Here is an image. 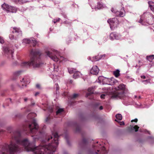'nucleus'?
<instances>
[{"mask_svg":"<svg viewBox=\"0 0 154 154\" xmlns=\"http://www.w3.org/2000/svg\"><path fill=\"white\" fill-rule=\"evenodd\" d=\"M35 104V103H34V102H31V105L32 106H33V105H34Z\"/></svg>","mask_w":154,"mask_h":154,"instance_id":"nucleus-49","label":"nucleus"},{"mask_svg":"<svg viewBox=\"0 0 154 154\" xmlns=\"http://www.w3.org/2000/svg\"><path fill=\"white\" fill-rule=\"evenodd\" d=\"M68 71L70 74H72L73 73H74L76 71V70L72 68H69Z\"/></svg>","mask_w":154,"mask_h":154,"instance_id":"nucleus-30","label":"nucleus"},{"mask_svg":"<svg viewBox=\"0 0 154 154\" xmlns=\"http://www.w3.org/2000/svg\"><path fill=\"white\" fill-rule=\"evenodd\" d=\"M111 11L112 12L115 13V15L116 16L123 17L125 15V14L123 9H122L121 11H116L113 8H112L111 9Z\"/></svg>","mask_w":154,"mask_h":154,"instance_id":"nucleus-12","label":"nucleus"},{"mask_svg":"<svg viewBox=\"0 0 154 154\" xmlns=\"http://www.w3.org/2000/svg\"><path fill=\"white\" fill-rule=\"evenodd\" d=\"M146 59L150 62H152L153 60H154V55H152L149 56H147Z\"/></svg>","mask_w":154,"mask_h":154,"instance_id":"nucleus-24","label":"nucleus"},{"mask_svg":"<svg viewBox=\"0 0 154 154\" xmlns=\"http://www.w3.org/2000/svg\"><path fill=\"white\" fill-rule=\"evenodd\" d=\"M101 152H100V154H106L107 153L106 150L105 149V148L103 146L101 148Z\"/></svg>","mask_w":154,"mask_h":154,"instance_id":"nucleus-31","label":"nucleus"},{"mask_svg":"<svg viewBox=\"0 0 154 154\" xmlns=\"http://www.w3.org/2000/svg\"><path fill=\"white\" fill-rule=\"evenodd\" d=\"M109 85H113L117 83L118 81L113 78H111V79H108Z\"/></svg>","mask_w":154,"mask_h":154,"instance_id":"nucleus-17","label":"nucleus"},{"mask_svg":"<svg viewBox=\"0 0 154 154\" xmlns=\"http://www.w3.org/2000/svg\"><path fill=\"white\" fill-rule=\"evenodd\" d=\"M99 71V69L98 67L96 66H95L92 67L90 69V72L93 75H97L98 74Z\"/></svg>","mask_w":154,"mask_h":154,"instance_id":"nucleus-14","label":"nucleus"},{"mask_svg":"<svg viewBox=\"0 0 154 154\" xmlns=\"http://www.w3.org/2000/svg\"><path fill=\"white\" fill-rule=\"evenodd\" d=\"M49 111L50 112H53V109H49Z\"/></svg>","mask_w":154,"mask_h":154,"instance_id":"nucleus-52","label":"nucleus"},{"mask_svg":"<svg viewBox=\"0 0 154 154\" xmlns=\"http://www.w3.org/2000/svg\"><path fill=\"white\" fill-rule=\"evenodd\" d=\"M141 78H142V79H146V76L144 75H143V76H141Z\"/></svg>","mask_w":154,"mask_h":154,"instance_id":"nucleus-47","label":"nucleus"},{"mask_svg":"<svg viewBox=\"0 0 154 154\" xmlns=\"http://www.w3.org/2000/svg\"><path fill=\"white\" fill-rule=\"evenodd\" d=\"M94 88L93 87L89 88L88 90L89 93L86 94V96L87 97L89 95H90L91 94H93L94 93Z\"/></svg>","mask_w":154,"mask_h":154,"instance_id":"nucleus-18","label":"nucleus"},{"mask_svg":"<svg viewBox=\"0 0 154 154\" xmlns=\"http://www.w3.org/2000/svg\"><path fill=\"white\" fill-rule=\"evenodd\" d=\"M148 4L150 9L154 12V2L152 1H149Z\"/></svg>","mask_w":154,"mask_h":154,"instance_id":"nucleus-21","label":"nucleus"},{"mask_svg":"<svg viewBox=\"0 0 154 154\" xmlns=\"http://www.w3.org/2000/svg\"><path fill=\"white\" fill-rule=\"evenodd\" d=\"M69 83H72V80H70L69 81Z\"/></svg>","mask_w":154,"mask_h":154,"instance_id":"nucleus-53","label":"nucleus"},{"mask_svg":"<svg viewBox=\"0 0 154 154\" xmlns=\"http://www.w3.org/2000/svg\"><path fill=\"white\" fill-rule=\"evenodd\" d=\"M145 131L146 133H148L149 134H150L149 132L148 131L146 130Z\"/></svg>","mask_w":154,"mask_h":154,"instance_id":"nucleus-46","label":"nucleus"},{"mask_svg":"<svg viewBox=\"0 0 154 154\" xmlns=\"http://www.w3.org/2000/svg\"><path fill=\"white\" fill-rule=\"evenodd\" d=\"M134 97L135 98H136L137 97V96L136 95L134 96Z\"/></svg>","mask_w":154,"mask_h":154,"instance_id":"nucleus-56","label":"nucleus"},{"mask_svg":"<svg viewBox=\"0 0 154 154\" xmlns=\"http://www.w3.org/2000/svg\"><path fill=\"white\" fill-rule=\"evenodd\" d=\"M106 55L105 54L98 55V57H99L100 60L104 58Z\"/></svg>","mask_w":154,"mask_h":154,"instance_id":"nucleus-35","label":"nucleus"},{"mask_svg":"<svg viewBox=\"0 0 154 154\" xmlns=\"http://www.w3.org/2000/svg\"><path fill=\"white\" fill-rule=\"evenodd\" d=\"M20 81L23 86H26V84L29 83V79L26 77L22 78Z\"/></svg>","mask_w":154,"mask_h":154,"instance_id":"nucleus-15","label":"nucleus"},{"mask_svg":"<svg viewBox=\"0 0 154 154\" xmlns=\"http://www.w3.org/2000/svg\"><path fill=\"white\" fill-rule=\"evenodd\" d=\"M50 119V118L49 117H47L45 120V122H48L49 121V120Z\"/></svg>","mask_w":154,"mask_h":154,"instance_id":"nucleus-40","label":"nucleus"},{"mask_svg":"<svg viewBox=\"0 0 154 154\" xmlns=\"http://www.w3.org/2000/svg\"><path fill=\"white\" fill-rule=\"evenodd\" d=\"M4 42V41L2 37L0 36V43L3 44Z\"/></svg>","mask_w":154,"mask_h":154,"instance_id":"nucleus-38","label":"nucleus"},{"mask_svg":"<svg viewBox=\"0 0 154 154\" xmlns=\"http://www.w3.org/2000/svg\"><path fill=\"white\" fill-rule=\"evenodd\" d=\"M109 38L111 41L114 40L121 41L125 39V37L123 36L120 33L115 32L111 33L110 34Z\"/></svg>","mask_w":154,"mask_h":154,"instance_id":"nucleus-9","label":"nucleus"},{"mask_svg":"<svg viewBox=\"0 0 154 154\" xmlns=\"http://www.w3.org/2000/svg\"><path fill=\"white\" fill-rule=\"evenodd\" d=\"M142 82H144V84H146L150 82L149 80H146L142 81Z\"/></svg>","mask_w":154,"mask_h":154,"instance_id":"nucleus-39","label":"nucleus"},{"mask_svg":"<svg viewBox=\"0 0 154 154\" xmlns=\"http://www.w3.org/2000/svg\"><path fill=\"white\" fill-rule=\"evenodd\" d=\"M64 154H68L66 152H65L64 153Z\"/></svg>","mask_w":154,"mask_h":154,"instance_id":"nucleus-57","label":"nucleus"},{"mask_svg":"<svg viewBox=\"0 0 154 154\" xmlns=\"http://www.w3.org/2000/svg\"><path fill=\"white\" fill-rule=\"evenodd\" d=\"M154 22V17L151 13L149 12L144 13L141 15L139 22L143 25H146L147 24H152Z\"/></svg>","mask_w":154,"mask_h":154,"instance_id":"nucleus-4","label":"nucleus"},{"mask_svg":"<svg viewBox=\"0 0 154 154\" xmlns=\"http://www.w3.org/2000/svg\"><path fill=\"white\" fill-rule=\"evenodd\" d=\"M57 74H56L54 75L53 74L52 76L53 77H51V78H52V79L55 81H57V80H58L59 77L57 76Z\"/></svg>","mask_w":154,"mask_h":154,"instance_id":"nucleus-29","label":"nucleus"},{"mask_svg":"<svg viewBox=\"0 0 154 154\" xmlns=\"http://www.w3.org/2000/svg\"><path fill=\"white\" fill-rule=\"evenodd\" d=\"M125 88V85L121 84L118 86L117 88H115V91L112 93L111 97L114 99H121L125 96L124 91Z\"/></svg>","mask_w":154,"mask_h":154,"instance_id":"nucleus-5","label":"nucleus"},{"mask_svg":"<svg viewBox=\"0 0 154 154\" xmlns=\"http://www.w3.org/2000/svg\"><path fill=\"white\" fill-rule=\"evenodd\" d=\"M137 119H134L132 120L131 121V122H137Z\"/></svg>","mask_w":154,"mask_h":154,"instance_id":"nucleus-44","label":"nucleus"},{"mask_svg":"<svg viewBox=\"0 0 154 154\" xmlns=\"http://www.w3.org/2000/svg\"><path fill=\"white\" fill-rule=\"evenodd\" d=\"M22 71L21 70H19L14 72V76H17L20 75L21 74Z\"/></svg>","mask_w":154,"mask_h":154,"instance_id":"nucleus-28","label":"nucleus"},{"mask_svg":"<svg viewBox=\"0 0 154 154\" xmlns=\"http://www.w3.org/2000/svg\"><path fill=\"white\" fill-rule=\"evenodd\" d=\"M99 151H100V150H97V151H98V152H99Z\"/></svg>","mask_w":154,"mask_h":154,"instance_id":"nucleus-62","label":"nucleus"},{"mask_svg":"<svg viewBox=\"0 0 154 154\" xmlns=\"http://www.w3.org/2000/svg\"><path fill=\"white\" fill-rule=\"evenodd\" d=\"M1 132V131L0 130V132Z\"/></svg>","mask_w":154,"mask_h":154,"instance_id":"nucleus-64","label":"nucleus"},{"mask_svg":"<svg viewBox=\"0 0 154 154\" xmlns=\"http://www.w3.org/2000/svg\"><path fill=\"white\" fill-rule=\"evenodd\" d=\"M55 85V86H56V90L57 91H58V90H59V87L58 86V84L57 83H56Z\"/></svg>","mask_w":154,"mask_h":154,"instance_id":"nucleus-42","label":"nucleus"},{"mask_svg":"<svg viewBox=\"0 0 154 154\" xmlns=\"http://www.w3.org/2000/svg\"><path fill=\"white\" fill-rule=\"evenodd\" d=\"M78 94H75L72 96L71 97L72 99H74L77 97L78 96Z\"/></svg>","mask_w":154,"mask_h":154,"instance_id":"nucleus-37","label":"nucleus"},{"mask_svg":"<svg viewBox=\"0 0 154 154\" xmlns=\"http://www.w3.org/2000/svg\"><path fill=\"white\" fill-rule=\"evenodd\" d=\"M11 30L14 34H10L9 35V38L10 39L13 40L17 38L16 35L21 36L22 35L21 31L19 28L16 27L11 28Z\"/></svg>","mask_w":154,"mask_h":154,"instance_id":"nucleus-8","label":"nucleus"},{"mask_svg":"<svg viewBox=\"0 0 154 154\" xmlns=\"http://www.w3.org/2000/svg\"><path fill=\"white\" fill-rule=\"evenodd\" d=\"M96 154H98V153L97 152H96Z\"/></svg>","mask_w":154,"mask_h":154,"instance_id":"nucleus-61","label":"nucleus"},{"mask_svg":"<svg viewBox=\"0 0 154 154\" xmlns=\"http://www.w3.org/2000/svg\"><path fill=\"white\" fill-rule=\"evenodd\" d=\"M63 109L62 108H59L56 112V115L57 116L59 117L62 116L64 113Z\"/></svg>","mask_w":154,"mask_h":154,"instance_id":"nucleus-16","label":"nucleus"},{"mask_svg":"<svg viewBox=\"0 0 154 154\" xmlns=\"http://www.w3.org/2000/svg\"><path fill=\"white\" fill-rule=\"evenodd\" d=\"M2 8L7 13H15L17 10V8L15 7L11 6L5 3L2 5Z\"/></svg>","mask_w":154,"mask_h":154,"instance_id":"nucleus-7","label":"nucleus"},{"mask_svg":"<svg viewBox=\"0 0 154 154\" xmlns=\"http://www.w3.org/2000/svg\"><path fill=\"white\" fill-rule=\"evenodd\" d=\"M11 1L16 4H22L26 2L24 0H11Z\"/></svg>","mask_w":154,"mask_h":154,"instance_id":"nucleus-22","label":"nucleus"},{"mask_svg":"<svg viewBox=\"0 0 154 154\" xmlns=\"http://www.w3.org/2000/svg\"><path fill=\"white\" fill-rule=\"evenodd\" d=\"M30 55L31 56L29 61H24L20 59L19 57H17V60L13 63L12 66H20L23 68H27L31 65L33 68L40 67L41 63L40 62V53L39 51L37 50L32 49L30 51Z\"/></svg>","mask_w":154,"mask_h":154,"instance_id":"nucleus-2","label":"nucleus"},{"mask_svg":"<svg viewBox=\"0 0 154 154\" xmlns=\"http://www.w3.org/2000/svg\"><path fill=\"white\" fill-rule=\"evenodd\" d=\"M81 75L80 72L76 71L74 74L73 78L75 79L79 78Z\"/></svg>","mask_w":154,"mask_h":154,"instance_id":"nucleus-23","label":"nucleus"},{"mask_svg":"<svg viewBox=\"0 0 154 154\" xmlns=\"http://www.w3.org/2000/svg\"><path fill=\"white\" fill-rule=\"evenodd\" d=\"M139 99H140V96H139Z\"/></svg>","mask_w":154,"mask_h":154,"instance_id":"nucleus-59","label":"nucleus"},{"mask_svg":"<svg viewBox=\"0 0 154 154\" xmlns=\"http://www.w3.org/2000/svg\"><path fill=\"white\" fill-rule=\"evenodd\" d=\"M65 23H66V21H65Z\"/></svg>","mask_w":154,"mask_h":154,"instance_id":"nucleus-63","label":"nucleus"},{"mask_svg":"<svg viewBox=\"0 0 154 154\" xmlns=\"http://www.w3.org/2000/svg\"><path fill=\"white\" fill-rule=\"evenodd\" d=\"M53 136H51L48 139V141L52 139V142L48 145L39 146L34 147L33 143L29 142L26 139H23L21 137L20 133L18 131L14 132L12 136V140L9 145L5 144L2 147L1 154H14L20 151L19 146L18 145L23 146L26 151H32L34 154H44V152L47 154H52L55 151L58 144L59 136L56 132H52Z\"/></svg>","mask_w":154,"mask_h":154,"instance_id":"nucleus-1","label":"nucleus"},{"mask_svg":"<svg viewBox=\"0 0 154 154\" xmlns=\"http://www.w3.org/2000/svg\"><path fill=\"white\" fill-rule=\"evenodd\" d=\"M88 59V60H91L92 62L97 61L100 60L99 57H98V55L93 57L92 58L89 57Z\"/></svg>","mask_w":154,"mask_h":154,"instance_id":"nucleus-19","label":"nucleus"},{"mask_svg":"<svg viewBox=\"0 0 154 154\" xmlns=\"http://www.w3.org/2000/svg\"><path fill=\"white\" fill-rule=\"evenodd\" d=\"M103 5L101 2H99L97 3V6L95 7V10H97L98 9H100L103 8L104 7Z\"/></svg>","mask_w":154,"mask_h":154,"instance_id":"nucleus-20","label":"nucleus"},{"mask_svg":"<svg viewBox=\"0 0 154 154\" xmlns=\"http://www.w3.org/2000/svg\"><path fill=\"white\" fill-rule=\"evenodd\" d=\"M54 69L55 72H58L60 71V67L54 64Z\"/></svg>","mask_w":154,"mask_h":154,"instance_id":"nucleus-26","label":"nucleus"},{"mask_svg":"<svg viewBox=\"0 0 154 154\" xmlns=\"http://www.w3.org/2000/svg\"><path fill=\"white\" fill-rule=\"evenodd\" d=\"M103 109V107L102 106H100L99 108V109L100 110H102Z\"/></svg>","mask_w":154,"mask_h":154,"instance_id":"nucleus-48","label":"nucleus"},{"mask_svg":"<svg viewBox=\"0 0 154 154\" xmlns=\"http://www.w3.org/2000/svg\"><path fill=\"white\" fill-rule=\"evenodd\" d=\"M113 74L116 77H118L120 75V71L119 69H116L113 72Z\"/></svg>","mask_w":154,"mask_h":154,"instance_id":"nucleus-27","label":"nucleus"},{"mask_svg":"<svg viewBox=\"0 0 154 154\" xmlns=\"http://www.w3.org/2000/svg\"><path fill=\"white\" fill-rule=\"evenodd\" d=\"M104 88L105 89H106H106H107V90H108V88Z\"/></svg>","mask_w":154,"mask_h":154,"instance_id":"nucleus-55","label":"nucleus"},{"mask_svg":"<svg viewBox=\"0 0 154 154\" xmlns=\"http://www.w3.org/2000/svg\"><path fill=\"white\" fill-rule=\"evenodd\" d=\"M22 43L24 44L31 43L32 44L33 46H34L36 44V42L35 39L33 38H31L23 39L22 40Z\"/></svg>","mask_w":154,"mask_h":154,"instance_id":"nucleus-11","label":"nucleus"},{"mask_svg":"<svg viewBox=\"0 0 154 154\" xmlns=\"http://www.w3.org/2000/svg\"><path fill=\"white\" fill-rule=\"evenodd\" d=\"M120 125H124V122H121L120 123Z\"/></svg>","mask_w":154,"mask_h":154,"instance_id":"nucleus-51","label":"nucleus"},{"mask_svg":"<svg viewBox=\"0 0 154 154\" xmlns=\"http://www.w3.org/2000/svg\"><path fill=\"white\" fill-rule=\"evenodd\" d=\"M139 128V127H138L137 125H135L134 126L132 127L131 129L134 130L135 132H137L138 131V129Z\"/></svg>","mask_w":154,"mask_h":154,"instance_id":"nucleus-33","label":"nucleus"},{"mask_svg":"<svg viewBox=\"0 0 154 154\" xmlns=\"http://www.w3.org/2000/svg\"><path fill=\"white\" fill-rule=\"evenodd\" d=\"M107 22L109 23L110 28L112 30H114L117 27L119 22L116 18H114L108 20Z\"/></svg>","mask_w":154,"mask_h":154,"instance_id":"nucleus-10","label":"nucleus"},{"mask_svg":"<svg viewBox=\"0 0 154 154\" xmlns=\"http://www.w3.org/2000/svg\"><path fill=\"white\" fill-rule=\"evenodd\" d=\"M66 16L65 15V16H64V17H65V18H66Z\"/></svg>","mask_w":154,"mask_h":154,"instance_id":"nucleus-58","label":"nucleus"},{"mask_svg":"<svg viewBox=\"0 0 154 154\" xmlns=\"http://www.w3.org/2000/svg\"><path fill=\"white\" fill-rule=\"evenodd\" d=\"M39 94V92H36L35 94V96H37V95H38Z\"/></svg>","mask_w":154,"mask_h":154,"instance_id":"nucleus-45","label":"nucleus"},{"mask_svg":"<svg viewBox=\"0 0 154 154\" xmlns=\"http://www.w3.org/2000/svg\"><path fill=\"white\" fill-rule=\"evenodd\" d=\"M60 19L59 18H57L56 19H54L53 20V22L55 23H56L57 22L59 21Z\"/></svg>","mask_w":154,"mask_h":154,"instance_id":"nucleus-36","label":"nucleus"},{"mask_svg":"<svg viewBox=\"0 0 154 154\" xmlns=\"http://www.w3.org/2000/svg\"><path fill=\"white\" fill-rule=\"evenodd\" d=\"M36 116V114L34 113H31L28 114V118H31V119L30 121V123H29V128L31 133L35 134L38 133L40 134L41 133L40 131L38 125L35 120L33 119L34 117Z\"/></svg>","mask_w":154,"mask_h":154,"instance_id":"nucleus-3","label":"nucleus"},{"mask_svg":"<svg viewBox=\"0 0 154 154\" xmlns=\"http://www.w3.org/2000/svg\"><path fill=\"white\" fill-rule=\"evenodd\" d=\"M52 52L49 51L46 52L47 55L55 62H57L59 60L60 61H66L67 60L66 58L63 57H60V58L56 55H54V54L58 55L59 54V52L57 50H54L52 51Z\"/></svg>","mask_w":154,"mask_h":154,"instance_id":"nucleus-6","label":"nucleus"},{"mask_svg":"<svg viewBox=\"0 0 154 154\" xmlns=\"http://www.w3.org/2000/svg\"><path fill=\"white\" fill-rule=\"evenodd\" d=\"M104 77L103 76H100L98 78V82L100 84H103Z\"/></svg>","mask_w":154,"mask_h":154,"instance_id":"nucleus-25","label":"nucleus"},{"mask_svg":"<svg viewBox=\"0 0 154 154\" xmlns=\"http://www.w3.org/2000/svg\"><path fill=\"white\" fill-rule=\"evenodd\" d=\"M28 100V99L27 98H25L24 99V101L25 102H26Z\"/></svg>","mask_w":154,"mask_h":154,"instance_id":"nucleus-50","label":"nucleus"},{"mask_svg":"<svg viewBox=\"0 0 154 154\" xmlns=\"http://www.w3.org/2000/svg\"><path fill=\"white\" fill-rule=\"evenodd\" d=\"M149 138H150H150H152V137H149Z\"/></svg>","mask_w":154,"mask_h":154,"instance_id":"nucleus-60","label":"nucleus"},{"mask_svg":"<svg viewBox=\"0 0 154 154\" xmlns=\"http://www.w3.org/2000/svg\"><path fill=\"white\" fill-rule=\"evenodd\" d=\"M34 138L35 139V140L36 139H39V138L38 137H34Z\"/></svg>","mask_w":154,"mask_h":154,"instance_id":"nucleus-54","label":"nucleus"},{"mask_svg":"<svg viewBox=\"0 0 154 154\" xmlns=\"http://www.w3.org/2000/svg\"><path fill=\"white\" fill-rule=\"evenodd\" d=\"M106 96L105 94H102L101 95L100 97L102 99H103L105 98V97Z\"/></svg>","mask_w":154,"mask_h":154,"instance_id":"nucleus-43","label":"nucleus"},{"mask_svg":"<svg viewBox=\"0 0 154 154\" xmlns=\"http://www.w3.org/2000/svg\"><path fill=\"white\" fill-rule=\"evenodd\" d=\"M116 118L119 120H121L122 119V116L121 114H118L116 115Z\"/></svg>","mask_w":154,"mask_h":154,"instance_id":"nucleus-32","label":"nucleus"},{"mask_svg":"<svg viewBox=\"0 0 154 154\" xmlns=\"http://www.w3.org/2000/svg\"><path fill=\"white\" fill-rule=\"evenodd\" d=\"M103 84H109L108 78L104 77Z\"/></svg>","mask_w":154,"mask_h":154,"instance_id":"nucleus-34","label":"nucleus"},{"mask_svg":"<svg viewBox=\"0 0 154 154\" xmlns=\"http://www.w3.org/2000/svg\"><path fill=\"white\" fill-rule=\"evenodd\" d=\"M36 86L37 88H38L39 89H40L41 88V85L39 84H37L36 85Z\"/></svg>","mask_w":154,"mask_h":154,"instance_id":"nucleus-41","label":"nucleus"},{"mask_svg":"<svg viewBox=\"0 0 154 154\" xmlns=\"http://www.w3.org/2000/svg\"><path fill=\"white\" fill-rule=\"evenodd\" d=\"M3 51L5 53L8 55L9 57H11L12 59H13V54L14 53V51L12 48L8 47L3 48Z\"/></svg>","mask_w":154,"mask_h":154,"instance_id":"nucleus-13","label":"nucleus"}]
</instances>
